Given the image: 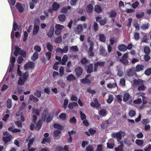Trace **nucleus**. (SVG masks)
Returning a JSON list of instances; mask_svg holds the SVG:
<instances>
[{"instance_id":"obj_43","label":"nucleus","mask_w":151,"mask_h":151,"mask_svg":"<svg viewBox=\"0 0 151 151\" xmlns=\"http://www.w3.org/2000/svg\"><path fill=\"white\" fill-rule=\"evenodd\" d=\"M134 73V69L132 68L130 69L128 71V75L129 76H132L133 74Z\"/></svg>"},{"instance_id":"obj_17","label":"nucleus","mask_w":151,"mask_h":151,"mask_svg":"<svg viewBox=\"0 0 151 151\" xmlns=\"http://www.w3.org/2000/svg\"><path fill=\"white\" fill-rule=\"evenodd\" d=\"M76 77L73 75L70 74L67 77V80L69 81H72L75 80Z\"/></svg>"},{"instance_id":"obj_42","label":"nucleus","mask_w":151,"mask_h":151,"mask_svg":"<svg viewBox=\"0 0 151 151\" xmlns=\"http://www.w3.org/2000/svg\"><path fill=\"white\" fill-rule=\"evenodd\" d=\"M47 49L49 51L51 52L53 49V46L50 43H48L47 45Z\"/></svg>"},{"instance_id":"obj_8","label":"nucleus","mask_w":151,"mask_h":151,"mask_svg":"<svg viewBox=\"0 0 151 151\" xmlns=\"http://www.w3.org/2000/svg\"><path fill=\"white\" fill-rule=\"evenodd\" d=\"M77 76H79L83 72L82 68L79 66L77 67L75 70Z\"/></svg>"},{"instance_id":"obj_49","label":"nucleus","mask_w":151,"mask_h":151,"mask_svg":"<svg viewBox=\"0 0 151 151\" xmlns=\"http://www.w3.org/2000/svg\"><path fill=\"white\" fill-rule=\"evenodd\" d=\"M116 15V12L112 11L110 13V17L111 18H114Z\"/></svg>"},{"instance_id":"obj_61","label":"nucleus","mask_w":151,"mask_h":151,"mask_svg":"<svg viewBox=\"0 0 151 151\" xmlns=\"http://www.w3.org/2000/svg\"><path fill=\"white\" fill-rule=\"evenodd\" d=\"M80 115L81 120H82L86 119V115L84 113H82L81 111H80Z\"/></svg>"},{"instance_id":"obj_16","label":"nucleus","mask_w":151,"mask_h":151,"mask_svg":"<svg viewBox=\"0 0 151 151\" xmlns=\"http://www.w3.org/2000/svg\"><path fill=\"white\" fill-rule=\"evenodd\" d=\"M39 29V25L36 24H35L33 32V35H36L37 34Z\"/></svg>"},{"instance_id":"obj_50","label":"nucleus","mask_w":151,"mask_h":151,"mask_svg":"<svg viewBox=\"0 0 151 151\" xmlns=\"http://www.w3.org/2000/svg\"><path fill=\"white\" fill-rule=\"evenodd\" d=\"M137 96L138 97H142V100H144V99H145V94L143 93H139L136 94Z\"/></svg>"},{"instance_id":"obj_58","label":"nucleus","mask_w":151,"mask_h":151,"mask_svg":"<svg viewBox=\"0 0 151 151\" xmlns=\"http://www.w3.org/2000/svg\"><path fill=\"white\" fill-rule=\"evenodd\" d=\"M34 95L38 97H40L41 96V93L40 91L37 90L35 93Z\"/></svg>"},{"instance_id":"obj_41","label":"nucleus","mask_w":151,"mask_h":151,"mask_svg":"<svg viewBox=\"0 0 151 151\" xmlns=\"http://www.w3.org/2000/svg\"><path fill=\"white\" fill-rule=\"evenodd\" d=\"M50 142V139L49 138H44L42 139V144H45L46 142L49 143Z\"/></svg>"},{"instance_id":"obj_52","label":"nucleus","mask_w":151,"mask_h":151,"mask_svg":"<svg viewBox=\"0 0 151 151\" xmlns=\"http://www.w3.org/2000/svg\"><path fill=\"white\" fill-rule=\"evenodd\" d=\"M72 51H77L78 50V48L76 46H73L70 47V49Z\"/></svg>"},{"instance_id":"obj_30","label":"nucleus","mask_w":151,"mask_h":151,"mask_svg":"<svg viewBox=\"0 0 151 151\" xmlns=\"http://www.w3.org/2000/svg\"><path fill=\"white\" fill-rule=\"evenodd\" d=\"M58 18L59 20L61 22H64L66 18V17L64 14L60 15L58 16Z\"/></svg>"},{"instance_id":"obj_20","label":"nucleus","mask_w":151,"mask_h":151,"mask_svg":"<svg viewBox=\"0 0 151 151\" xmlns=\"http://www.w3.org/2000/svg\"><path fill=\"white\" fill-rule=\"evenodd\" d=\"M59 118L62 121H65L66 119H67V115L65 113H62L59 115Z\"/></svg>"},{"instance_id":"obj_10","label":"nucleus","mask_w":151,"mask_h":151,"mask_svg":"<svg viewBox=\"0 0 151 151\" xmlns=\"http://www.w3.org/2000/svg\"><path fill=\"white\" fill-rule=\"evenodd\" d=\"M104 64V62H99L95 63L94 65V71L96 72L98 70V67L103 66Z\"/></svg>"},{"instance_id":"obj_26","label":"nucleus","mask_w":151,"mask_h":151,"mask_svg":"<svg viewBox=\"0 0 151 151\" xmlns=\"http://www.w3.org/2000/svg\"><path fill=\"white\" fill-rule=\"evenodd\" d=\"M145 89L146 87L144 84L143 81H142V83L138 86V90L139 91H141L144 90Z\"/></svg>"},{"instance_id":"obj_28","label":"nucleus","mask_w":151,"mask_h":151,"mask_svg":"<svg viewBox=\"0 0 151 151\" xmlns=\"http://www.w3.org/2000/svg\"><path fill=\"white\" fill-rule=\"evenodd\" d=\"M100 54L103 56H106L107 55V52L105 51L103 47H101L100 49Z\"/></svg>"},{"instance_id":"obj_12","label":"nucleus","mask_w":151,"mask_h":151,"mask_svg":"<svg viewBox=\"0 0 151 151\" xmlns=\"http://www.w3.org/2000/svg\"><path fill=\"white\" fill-rule=\"evenodd\" d=\"M94 2L92 1L91 2V4H90L88 6L86 9L87 12L90 13L91 12L93 9V5L94 4Z\"/></svg>"},{"instance_id":"obj_2","label":"nucleus","mask_w":151,"mask_h":151,"mask_svg":"<svg viewBox=\"0 0 151 151\" xmlns=\"http://www.w3.org/2000/svg\"><path fill=\"white\" fill-rule=\"evenodd\" d=\"M125 135V133L122 132H119L117 133H114L112 134L111 135L112 137L114 138H116L118 139V144H119V140L121 139V138L122 136H124Z\"/></svg>"},{"instance_id":"obj_3","label":"nucleus","mask_w":151,"mask_h":151,"mask_svg":"<svg viewBox=\"0 0 151 151\" xmlns=\"http://www.w3.org/2000/svg\"><path fill=\"white\" fill-rule=\"evenodd\" d=\"M123 100L124 102H127V103L131 104L132 99L131 96L128 93H126L124 94L123 98Z\"/></svg>"},{"instance_id":"obj_11","label":"nucleus","mask_w":151,"mask_h":151,"mask_svg":"<svg viewBox=\"0 0 151 151\" xmlns=\"http://www.w3.org/2000/svg\"><path fill=\"white\" fill-rule=\"evenodd\" d=\"M16 6L18 11L20 13L23 12L24 10V6L21 4L19 3H17L16 5Z\"/></svg>"},{"instance_id":"obj_24","label":"nucleus","mask_w":151,"mask_h":151,"mask_svg":"<svg viewBox=\"0 0 151 151\" xmlns=\"http://www.w3.org/2000/svg\"><path fill=\"white\" fill-rule=\"evenodd\" d=\"M52 8L54 11H57L60 7V5L56 2H54L52 4Z\"/></svg>"},{"instance_id":"obj_45","label":"nucleus","mask_w":151,"mask_h":151,"mask_svg":"<svg viewBox=\"0 0 151 151\" xmlns=\"http://www.w3.org/2000/svg\"><path fill=\"white\" fill-rule=\"evenodd\" d=\"M25 81L22 78V77L20 78L18 81V84L19 85H22L24 84Z\"/></svg>"},{"instance_id":"obj_6","label":"nucleus","mask_w":151,"mask_h":151,"mask_svg":"<svg viewBox=\"0 0 151 151\" xmlns=\"http://www.w3.org/2000/svg\"><path fill=\"white\" fill-rule=\"evenodd\" d=\"M128 53H126L124 54L122 58L119 59V60L122 63L125 64H127L128 62L127 58H128Z\"/></svg>"},{"instance_id":"obj_29","label":"nucleus","mask_w":151,"mask_h":151,"mask_svg":"<svg viewBox=\"0 0 151 151\" xmlns=\"http://www.w3.org/2000/svg\"><path fill=\"white\" fill-rule=\"evenodd\" d=\"M68 60L67 56L65 55H64L62 58V61L61 62V64L63 65H65Z\"/></svg>"},{"instance_id":"obj_34","label":"nucleus","mask_w":151,"mask_h":151,"mask_svg":"<svg viewBox=\"0 0 151 151\" xmlns=\"http://www.w3.org/2000/svg\"><path fill=\"white\" fill-rule=\"evenodd\" d=\"M42 126V122L41 120L39 121L37 123L35 129L37 130H39L41 128Z\"/></svg>"},{"instance_id":"obj_27","label":"nucleus","mask_w":151,"mask_h":151,"mask_svg":"<svg viewBox=\"0 0 151 151\" xmlns=\"http://www.w3.org/2000/svg\"><path fill=\"white\" fill-rule=\"evenodd\" d=\"M38 57V54L37 52H34L32 56L31 57V60L33 61L36 60Z\"/></svg>"},{"instance_id":"obj_60","label":"nucleus","mask_w":151,"mask_h":151,"mask_svg":"<svg viewBox=\"0 0 151 151\" xmlns=\"http://www.w3.org/2000/svg\"><path fill=\"white\" fill-rule=\"evenodd\" d=\"M145 74L147 76H149L151 74V69L148 68L145 71Z\"/></svg>"},{"instance_id":"obj_47","label":"nucleus","mask_w":151,"mask_h":151,"mask_svg":"<svg viewBox=\"0 0 151 151\" xmlns=\"http://www.w3.org/2000/svg\"><path fill=\"white\" fill-rule=\"evenodd\" d=\"M93 47H90L88 50V54L90 56H92L94 55V53L92 51Z\"/></svg>"},{"instance_id":"obj_21","label":"nucleus","mask_w":151,"mask_h":151,"mask_svg":"<svg viewBox=\"0 0 151 151\" xmlns=\"http://www.w3.org/2000/svg\"><path fill=\"white\" fill-rule=\"evenodd\" d=\"M54 27L52 26L50 29V30L47 33V35L50 37H51L54 33Z\"/></svg>"},{"instance_id":"obj_35","label":"nucleus","mask_w":151,"mask_h":151,"mask_svg":"<svg viewBox=\"0 0 151 151\" xmlns=\"http://www.w3.org/2000/svg\"><path fill=\"white\" fill-rule=\"evenodd\" d=\"M99 40L102 42H104L106 40V37L104 34H100L99 35Z\"/></svg>"},{"instance_id":"obj_33","label":"nucleus","mask_w":151,"mask_h":151,"mask_svg":"<svg viewBox=\"0 0 151 151\" xmlns=\"http://www.w3.org/2000/svg\"><path fill=\"white\" fill-rule=\"evenodd\" d=\"M87 41L90 45V47H93L94 46V43L90 37H88Z\"/></svg>"},{"instance_id":"obj_25","label":"nucleus","mask_w":151,"mask_h":151,"mask_svg":"<svg viewBox=\"0 0 151 151\" xmlns=\"http://www.w3.org/2000/svg\"><path fill=\"white\" fill-rule=\"evenodd\" d=\"M8 130L10 131H11L13 133L19 132L20 131V130L17 129H15L13 126L9 128Z\"/></svg>"},{"instance_id":"obj_64","label":"nucleus","mask_w":151,"mask_h":151,"mask_svg":"<svg viewBox=\"0 0 151 151\" xmlns=\"http://www.w3.org/2000/svg\"><path fill=\"white\" fill-rule=\"evenodd\" d=\"M34 49L36 52H40L41 51V48L39 46H36L34 47Z\"/></svg>"},{"instance_id":"obj_62","label":"nucleus","mask_w":151,"mask_h":151,"mask_svg":"<svg viewBox=\"0 0 151 151\" xmlns=\"http://www.w3.org/2000/svg\"><path fill=\"white\" fill-rule=\"evenodd\" d=\"M107 147L109 148H113L114 145V143H110L108 142L107 143Z\"/></svg>"},{"instance_id":"obj_4","label":"nucleus","mask_w":151,"mask_h":151,"mask_svg":"<svg viewBox=\"0 0 151 151\" xmlns=\"http://www.w3.org/2000/svg\"><path fill=\"white\" fill-rule=\"evenodd\" d=\"M35 67L34 63L31 62H29L25 64L24 65V69L26 70H28L29 69H32Z\"/></svg>"},{"instance_id":"obj_48","label":"nucleus","mask_w":151,"mask_h":151,"mask_svg":"<svg viewBox=\"0 0 151 151\" xmlns=\"http://www.w3.org/2000/svg\"><path fill=\"white\" fill-rule=\"evenodd\" d=\"M68 134L69 136L73 137V136L76 134V132L73 130H71L68 132Z\"/></svg>"},{"instance_id":"obj_22","label":"nucleus","mask_w":151,"mask_h":151,"mask_svg":"<svg viewBox=\"0 0 151 151\" xmlns=\"http://www.w3.org/2000/svg\"><path fill=\"white\" fill-rule=\"evenodd\" d=\"M144 68L143 66L142 65H137L136 66L135 72H138L143 70Z\"/></svg>"},{"instance_id":"obj_23","label":"nucleus","mask_w":151,"mask_h":151,"mask_svg":"<svg viewBox=\"0 0 151 151\" xmlns=\"http://www.w3.org/2000/svg\"><path fill=\"white\" fill-rule=\"evenodd\" d=\"M107 113V111L105 109H102L100 111L99 114L100 116H105L106 115Z\"/></svg>"},{"instance_id":"obj_1","label":"nucleus","mask_w":151,"mask_h":151,"mask_svg":"<svg viewBox=\"0 0 151 151\" xmlns=\"http://www.w3.org/2000/svg\"><path fill=\"white\" fill-rule=\"evenodd\" d=\"M83 27L84 28H87L86 24L84 23L83 25L81 24H78L76 27L74 28V31L77 33L79 34L83 31Z\"/></svg>"},{"instance_id":"obj_32","label":"nucleus","mask_w":151,"mask_h":151,"mask_svg":"<svg viewBox=\"0 0 151 151\" xmlns=\"http://www.w3.org/2000/svg\"><path fill=\"white\" fill-rule=\"evenodd\" d=\"M117 86L116 83H113L108 84L107 85V87L109 88H116Z\"/></svg>"},{"instance_id":"obj_19","label":"nucleus","mask_w":151,"mask_h":151,"mask_svg":"<svg viewBox=\"0 0 151 151\" xmlns=\"http://www.w3.org/2000/svg\"><path fill=\"white\" fill-rule=\"evenodd\" d=\"M11 137L10 135H8L7 136L3 137V141L5 143H6L7 142L10 141Z\"/></svg>"},{"instance_id":"obj_63","label":"nucleus","mask_w":151,"mask_h":151,"mask_svg":"<svg viewBox=\"0 0 151 151\" xmlns=\"http://www.w3.org/2000/svg\"><path fill=\"white\" fill-rule=\"evenodd\" d=\"M133 102L135 104H139L142 102V100L141 99L138 98L137 99L134 100Z\"/></svg>"},{"instance_id":"obj_13","label":"nucleus","mask_w":151,"mask_h":151,"mask_svg":"<svg viewBox=\"0 0 151 151\" xmlns=\"http://www.w3.org/2000/svg\"><path fill=\"white\" fill-rule=\"evenodd\" d=\"M143 81L140 79H138L137 80L134 79V80L133 81L132 83V84L133 86H139L140 84L142 83V81Z\"/></svg>"},{"instance_id":"obj_9","label":"nucleus","mask_w":151,"mask_h":151,"mask_svg":"<svg viewBox=\"0 0 151 151\" xmlns=\"http://www.w3.org/2000/svg\"><path fill=\"white\" fill-rule=\"evenodd\" d=\"M90 105L92 107H95L96 108H98L100 106L97 100L96 99H93V101L91 103Z\"/></svg>"},{"instance_id":"obj_36","label":"nucleus","mask_w":151,"mask_h":151,"mask_svg":"<svg viewBox=\"0 0 151 151\" xmlns=\"http://www.w3.org/2000/svg\"><path fill=\"white\" fill-rule=\"evenodd\" d=\"M54 128L58 129L59 130H62L63 129V127L59 124L56 123L54 124Z\"/></svg>"},{"instance_id":"obj_56","label":"nucleus","mask_w":151,"mask_h":151,"mask_svg":"<svg viewBox=\"0 0 151 151\" xmlns=\"http://www.w3.org/2000/svg\"><path fill=\"white\" fill-rule=\"evenodd\" d=\"M76 119L74 117H73L69 120V122L71 123H73L74 124H75L76 122Z\"/></svg>"},{"instance_id":"obj_18","label":"nucleus","mask_w":151,"mask_h":151,"mask_svg":"<svg viewBox=\"0 0 151 151\" xmlns=\"http://www.w3.org/2000/svg\"><path fill=\"white\" fill-rule=\"evenodd\" d=\"M93 66L92 64H90L86 67L87 73H91L93 71Z\"/></svg>"},{"instance_id":"obj_5","label":"nucleus","mask_w":151,"mask_h":151,"mask_svg":"<svg viewBox=\"0 0 151 151\" xmlns=\"http://www.w3.org/2000/svg\"><path fill=\"white\" fill-rule=\"evenodd\" d=\"M13 29L12 30L11 34V38L12 41V45L13 44V40L14 38V33L13 31H16L17 29H18V25L14 21L13 22Z\"/></svg>"},{"instance_id":"obj_15","label":"nucleus","mask_w":151,"mask_h":151,"mask_svg":"<svg viewBox=\"0 0 151 151\" xmlns=\"http://www.w3.org/2000/svg\"><path fill=\"white\" fill-rule=\"evenodd\" d=\"M118 48L119 50L124 52L127 50V46L124 45L122 44L118 46Z\"/></svg>"},{"instance_id":"obj_44","label":"nucleus","mask_w":151,"mask_h":151,"mask_svg":"<svg viewBox=\"0 0 151 151\" xmlns=\"http://www.w3.org/2000/svg\"><path fill=\"white\" fill-rule=\"evenodd\" d=\"M15 50L14 53V54L16 56L18 55L19 52H20V50L18 47H15Z\"/></svg>"},{"instance_id":"obj_55","label":"nucleus","mask_w":151,"mask_h":151,"mask_svg":"<svg viewBox=\"0 0 151 151\" xmlns=\"http://www.w3.org/2000/svg\"><path fill=\"white\" fill-rule=\"evenodd\" d=\"M46 111H45L43 113V114H42V121H45V119H46V117H47V110H45Z\"/></svg>"},{"instance_id":"obj_54","label":"nucleus","mask_w":151,"mask_h":151,"mask_svg":"<svg viewBox=\"0 0 151 151\" xmlns=\"http://www.w3.org/2000/svg\"><path fill=\"white\" fill-rule=\"evenodd\" d=\"M28 75L29 74L28 72H26L22 77V78L24 80V81H26L28 77Z\"/></svg>"},{"instance_id":"obj_37","label":"nucleus","mask_w":151,"mask_h":151,"mask_svg":"<svg viewBox=\"0 0 151 151\" xmlns=\"http://www.w3.org/2000/svg\"><path fill=\"white\" fill-rule=\"evenodd\" d=\"M29 99L31 101H32L35 102H37L38 100V99L35 97L33 95H30Z\"/></svg>"},{"instance_id":"obj_53","label":"nucleus","mask_w":151,"mask_h":151,"mask_svg":"<svg viewBox=\"0 0 151 151\" xmlns=\"http://www.w3.org/2000/svg\"><path fill=\"white\" fill-rule=\"evenodd\" d=\"M129 116L131 117H133L136 114L135 111L133 110H131L129 113Z\"/></svg>"},{"instance_id":"obj_14","label":"nucleus","mask_w":151,"mask_h":151,"mask_svg":"<svg viewBox=\"0 0 151 151\" xmlns=\"http://www.w3.org/2000/svg\"><path fill=\"white\" fill-rule=\"evenodd\" d=\"M119 142L121 144V145H119L118 147H115L114 149L115 151H124L123 150L124 145L122 143V142L120 141Z\"/></svg>"},{"instance_id":"obj_59","label":"nucleus","mask_w":151,"mask_h":151,"mask_svg":"<svg viewBox=\"0 0 151 151\" xmlns=\"http://www.w3.org/2000/svg\"><path fill=\"white\" fill-rule=\"evenodd\" d=\"M33 113L35 114H36L37 116H38L40 114V111L39 110H37L36 109H34L33 111Z\"/></svg>"},{"instance_id":"obj_31","label":"nucleus","mask_w":151,"mask_h":151,"mask_svg":"<svg viewBox=\"0 0 151 151\" xmlns=\"http://www.w3.org/2000/svg\"><path fill=\"white\" fill-rule=\"evenodd\" d=\"M114 99L113 96L111 95H109L108 98L107 99L106 101L108 104H111L113 101Z\"/></svg>"},{"instance_id":"obj_39","label":"nucleus","mask_w":151,"mask_h":151,"mask_svg":"<svg viewBox=\"0 0 151 151\" xmlns=\"http://www.w3.org/2000/svg\"><path fill=\"white\" fill-rule=\"evenodd\" d=\"M64 27V26L60 24H57L55 26V28L56 29H58V30L61 31L62 32V30Z\"/></svg>"},{"instance_id":"obj_40","label":"nucleus","mask_w":151,"mask_h":151,"mask_svg":"<svg viewBox=\"0 0 151 151\" xmlns=\"http://www.w3.org/2000/svg\"><path fill=\"white\" fill-rule=\"evenodd\" d=\"M143 143L144 141L143 140L137 139H136L135 141V143L139 146H142Z\"/></svg>"},{"instance_id":"obj_7","label":"nucleus","mask_w":151,"mask_h":151,"mask_svg":"<svg viewBox=\"0 0 151 151\" xmlns=\"http://www.w3.org/2000/svg\"><path fill=\"white\" fill-rule=\"evenodd\" d=\"M54 139H59L60 136L61 135V131L59 130H54L53 132Z\"/></svg>"},{"instance_id":"obj_51","label":"nucleus","mask_w":151,"mask_h":151,"mask_svg":"<svg viewBox=\"0 0 151 151\" xmlns=\"http://www.w3.org/2000/svg\"><path fill=\"white\" fill-rule=\"evenodd\" d=\"M145 52L146 54H148L150 52V50L149 47L145 46L144 49Z\"/></svg>"},{"instance_id":"obj_57","label":"nucleus","mask_w":151,"mask_h":151,"mask_svg":"<svg viewBox=\"0 0 151 151\" xmlns=\"http://www.w3.org/2000/svg\"><path fill=\"white\" fill-rule=\"evenodd\" d=\"M93 147L91 145L88 146L86 148V151H93Z\"/></svg>"},{"instance_id":"obj_46","label":"nucleus","mask_w":151,"mask_h":151,"mask_svg":"<svg viewBox=\"0 0 151 151\" xmlns=\"http://www.w3.org/2000/svg\"><path fill=\"white\" fill-rule=\"evenodd\" d=\"M12 100L11 99H9L7 101V107L9 109H10L11 107V104Z\"/></svg>"},{"instance_id":"obj_38","label":"nucleus","mask_w":151,"mask_h":151,"mask_svg":"<svg viewBox=\"0 0 151 151\" xmlns=\"http://www.w3.org/2000/svg\"><path fill=\"white\" fill-rule=\"evenodd\" d=\"M94 10L98 13H99L101 12V9L99 5H96L95 6Z\"/></svg>"}]
</instances>
